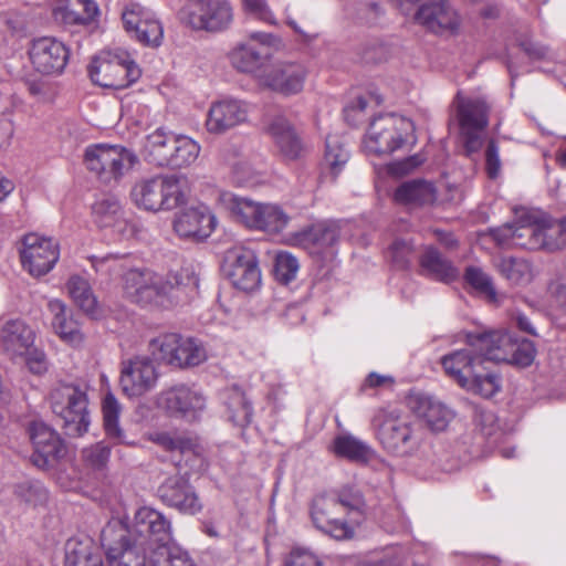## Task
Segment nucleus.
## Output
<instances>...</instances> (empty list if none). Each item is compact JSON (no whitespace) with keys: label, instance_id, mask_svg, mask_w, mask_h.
I'll list each match as a JSON object with an SVG mask.
<instances>
[{"label":"nucleus","instance_id":"1","mask_svg":"<svg viewBox=\"0 0 566 566\" xmlns=\"http://www.w3.org/2000/svg\"><path fill=\"white\" fill-rule=\"evenodd\" d=\"M90 260L96 272L113 277L123 276L125 295L133 303L143 306L170 307L185 303L197 293L199 287V276L191 264L160 275L148 270L130 268L126 255H93Z\"/></svg>","mask_w":566,"mask_h":566},{"label":"nucleus","instance_id":"2","mask_svg":"<svg viewBox=\"0 0 566 566\" xmlns=\"http://www.w3.org/2000/svg\"><path fill=\"white\" fill-rule=\"evenodd\" d=\"M470 333L467 335L469 347L458 349L441 357L440 363L446 375L467 391L483 398H491L501 389L499 375L486 365L491 359L484 355V349L470 344Z\"/></svg>","mask_w":566,"mask_h":566},{"label":"nucleus","instance_id":"3","mask_svg":"<svg viewBox=\"0 0 566 566\" xmlns=\"http://www.w3.org/2000/svg\"><path fill=\"white\" fill-rule=\"evenodd\" d=\"M132 201L139 209L170 211L186 202L185 181L178 175H156L138 180L130 191Z\"/></svg>","mask_w":566,"mask_h":566},{"label":"nucleus","instance_id":"4","mask_svg":"<svg viewBox=\"0 0 566 566\" xmlns=\"http://www.w3.org/2000/svg\"><path fill=\"white\" fill-rule=\"evenodd\" d=\"M371 426L382 447L396 455L413 454L423 440L420 426L401 418L395 410L378 409L373 417Z\"/></svg>","mask_w":566,"mask_h":566},{"label":"nucleus","instance_id":"5","mask_svg":"<svg viewBox=\"0 0 566 566\" xmlns=\"http://www.w3.org/2000/svg\"><path fill=\"white\" fill-rule=\"evenodd\" d=\"M137 163L135 153L120 145H91L84 155L87 170L109 187L117 186Z\"/></svg>","mask_w":566,"mask_h":566},{"label":"nucleus","instance_id":"6","mask_svg":"<svg viewBox=\"0 0 566 566\" xmlns=\"http://www.w3.org/2000/svg\"><path fill=\"white\" fill-rule=\"evenodd\" d=\"M52 411L63 421L65 433L80 437L91 422L88 398L84 388L75 384H60L50 394Z\"/></svg>","mask_w":566,"mask_h":566},{"label":"nucleus","instance_id":"7","mask_svg":"<svg viewBox=\"0 0 566 566\" xmlns=\"http://www.w3.org/2000/svg\"><path fill=\"white\" fill-rule=\"evenodd\" d=\"M413 123L395 114L379 115L368 126L363 142L367 154L382 156L390 155L402 147L409 139L415 142Z\"/></svg>","mask_w":566,"mask_h":566},{"label":"nucleus","instance_id":"8","mask_svg":"<svg viewBox=\"0 0 566 566\" xmlns=\"http://www.w3.org/2000/svg\"><path fill=\"white\" fill-rule=\"evenodd\" d=\"M280 45L276 35L252 31L231 49L229 61L237 71L251 74L260 82V75L266 72L265 66Z\"/></svg>","mask_w":566,"mask_h":566},{"label":"nucleus","instance_id":"9","mask_svg":"<svg viewBox=\"0 0 566 566\" xmlns=\"http://www.w3.org/2000/svg\"><path fill=\"white\" fill-rule=\"evenodd\" d=\"M92 81L107 88L122 90L140 77V69L123 50H106L97 54L88 66Z\"/></svg>","mask_w":566,"mask_h":566},{"label":"nucleus","instance_id":"10","mask_svg":"<svg viewBox=\"0 0 566 566\" xmlns=\"http://www.w3.org/2000/svg\"><path fill=\"white\" fill-rule=\"evenodd\" d=\"M101 544L109 566H147L149 551L129 536V527L120 520H111L102 530Z\"/></svg>","mask_w":566,"mask_h":566},{"label":"nucleus","instance_id":"11","mask_svg":"<svg viewBox=\"0 0 566 566\" xmlns=\"http://www.w3.org/2000/svg\"><path fill=\"white\" fill-rule=\"evenodd\" d=\"M457 120L467 156L478 154L484 144V132L489 125L490 106L483 97L464 96L458 93L454 99Z\"/></svg>","mask_w":566,"mask_h":566},{"label":"nucleus","instance_id":"12","mask_svg":"<svg viewBox=\"0 0 566 566\" xmlns=\"http://www.w3.org/2000/svg\"><path fill=\"white\" fill-rule=\"evenodd\" d=\"M471 345L484 349L492 361H506L521 367L530 366L535 358V347L530 340L517 343L510 334L492 331L480 335H470Z\"/></svg>","mask_w":566,"mask_h":566},{"label":"nucleus","instance_id":"13","mask_svg":"<svg viewBox=\"0 0 566 566\" xmlns=\"http://www.w3.org/2000/svg\"><path fill=\"white\" fill-rule=\"evenodd\" d=\"M129 536L137 541V544L146 546L151 554L154 549H161L171 544V523L161 512L143 506L135 513Z\"/></svg>","mask_w":566,"mask_h":566},{"label":"nucleus","instance_id":"14","mask_svg":"<svg viewBox=\"0 0 566 566\" xmlns=\"http://www.w3.org/2000/svg\"><path fill=\"white\" fill-rule=\"evenodd\" d=\"M125 31L138 43L158 48L164 40V28L156 14L138 2H128L122 9Z\"/></svg>","mask_w":566,"mask_h":566},{"label":"nucleus","instance_id":"15","mask_svg":"<svg viewBox=\"0 0 566 566\" xmlns=\"http://www.w3.org/2000/svg\"><path fill=\"white\" fill-rule=\"evenodd\" d=\"M556 220L551 217L528 216L515 223V247L528 250H558Z\"/></svg>","mask_w":566,"mask_h":566},{"label":"nucleus","instance_id":"16","mask_svg":"<svg viewBox=\"0 0 566 566\" xmlns=\"http://www.w3.org/2000/svg\"><path fill=\"white\" fill-rule=\"evenodd\" d=\"M59 258V244L52 239L38 233L24 235L20 249V259L23 269L32 276L39 277L49 273Z\"/></svg>","mask_w":566,"mask_h":566},{"label":"nucleus","instance_id":"17","mask_svg":"<svg viewBox=\"0 0 566 566\" xmlns=\"http://www.w3.org/2000/svg\"><path fill=\"white\" fill-rule=\"evenodd\" d=\"M223 270L234 287L251 292L261 284V271L253 250L234 247L226 252Z\"/></svg>","mask_w":566,"mask_h":566},{"label":"nucleus","instance_id":"18","mask_svg":"<svg viewBox=\"0 0 566 566\" xmlns=\"http://www.w3.org/2000/svg\"><path fill=\"white\" fill-rule=\"evenodd\" d=\"M187 11L193 28L210 32L228 29L234 17L228 0H190Z\"/></svg>","mask_w":566,"mask_h":566},{"label":"nucleus","instance_id":"19","mask_svg":"<svg viewBox=\"0 0 566 566\" xmlns=\"http://www.w3.org/2000/svg\"><path fill=\"white\" fill-rule=\"evenodd\" d=\"M263 132L284 159L297 160L307 151L302 137L283 115L269 116L263 123Z\"/></svg>","mask_w":566,"mask_h":566},{"label":"nucleus","instance_id":"20","mask_svg":"<svg viewBox=\"0 0 566 566\" xmlns=\"http://www.w3.org/2000/svg\"><path fill=\"white\" fill-rule=\"evenodd\" d=\"M92 214L99 228H112L125 239L134 237L138 231L137 224L126 218L120 199L113 193L98 198L92 207Z\"/></svg>","mask_w":566,"mask_h":566},{"label":"nucleus","instance_id":"21","mask_svg":"<svg viewBox=\"0 0 566 566\" xmlns=\"http://www.w3.org/2000/svg\"><path fill=\"white\" fill-rule=\"evenodd\" d=\"M157 377L154 363L148 357L136 356L122 363L120 387L130 398L140 397L153 389Z\"/></svg>","mask_w":566,"mask_h":566},{"label":"nucleus","instance_id":"22","mask_svg":"<svg viewBox=\"0 0 566 566\" xmlns=\"http://www.w3.org/2000/svg\"><path fill=\"white\" fill-rule=\"evenodd\" d=\"M69 50L55 38L42 36L33 40L29 56L34 70L45 75L60 74L69 61Z\"/></svg>","mask_w":566,"mask_h":566},{"label":"nucleus","instance_id":"23","mask_svg":"<svg viewBox=\"0 0 566 566\" xmlns=\"http://www.w3.org/2000/svg\"><path fill=\"white\" fill-rule=\"evenodd\" d=\"M340 227L337 221L325 220L314 223L291 235L293 245L306 250L312 255L328 252L338 242Z\"/></svg>","mask_w":566,"mask_h":566},{"label":"nucleus","instance_id":"24","mask_svg":"<svg viewBox=\"0 0 566 566\" xmlns=\"http://www.w3.org/2000/svg\"><path fill=\"white\" fill-rule=\"evenodd\" d=\"M158 495L163 503L182 514L196 515L202 510L195 488L180 474L167 478L158 488Z\"/></svg>","mask_w":566,"mask_h":566},{"label":"nucleus","instance_id":"25","mask_svg":"<svg viewBox=\"0 0 566 566\" xmlns=\"http://www.w3.org/2000/svg\"><path fill=\"white\" fill-rule=\"evenodd\" d=\"M216 226V216L202 203L180 211L174 220V230L179 237L198 241L210 237Z\"/></svg>","mask_w":566,"mask_h":566},{"label":"nucleus","instance_id":"26","mask_svg":"<svg viewBox=\"0 0 566 566\" xmlns=\"http://www.w3.org/2000/svg\"><path fill=\"white\" fill-rule=\"evenodd\" d=\"M305 77L303 65L281 62L260 75V84L280 94L293 95L303 90Z\"/></svg>","mask_w":566,"mask_h":566},{"label":"nucleus","instance_id":"27","mask_svg":"<svg viewBox=\"0 0 566 566\" xmlns=\"http://www.w3.org/2000/svg\"><path fill=\"white\" fill-rule=\"evenodd\" d=\"M248 105L239 99H221L211 104L206 128L209 133L220 135L247 122Z\"/></svg>","mask_w":566,"mask_h":566},{"label":"nucleus","instance_id":"28","mask_svg":"<svg viewBox=\"0 0 566 566\" xmlns=\"http://www.w3.org/2000/svg\"><path fill=\"white\" fill-rule=\"evenodd\" d=\"M410 408L413 415L433 432L444 431L455 417L453 409L433 396L412 397Z\"/></svg>","mask_w":566,"mask_h":566},{"label":"nucleus","instance_id":"29","mask_svg":"<svg viewBox=\"0 0 566 566\" xmlns=\"http://www.w3.org/2000/svg\"><path fill=\"white\" fill-rule=\"evenodd\" d=\"M416 20L436 33L454 32L461 23L458 12L448 0H427L419 7Z\"/></svg>","mask_w":566,"mask_h":566},{"label":"nucleus","instance_id":"30","mask_svg":"<svg viewBox=\"0 0 566 566\" xmlns=\"http://www.w3.org/2000/svg\"><path fill=\"white\" fill-rule=\"evenodd\" d=\"M158 405L170 413L196 418L205 409L206 399L200 392L179 385L163 391L158 397Z\"/></svg>","mask_w":566,"mask_h":566},{"label":"nucleus","instance_id":"31","mask_svg":"<svg viewBox=\"0 0 566 566\" xmlns=\"http://www.w3.org/2000/svg\"><path fill=\"white\" fill-rule=\"evenodd\" d=\"M52 315L51 326L60 339L73 348H80L85 343V335L80 323L74 318L64 302L57 298L48 302Z\"/></svg>","mask_w":566,"mask_h":566},{"label":"nucleus","instance_id":"32","mask_svg":"<svg viewBox=\"0 0 566 566\" xmlns=\"http://www.w3.org/2000/svg\"><path fill=\"white\" fill-rule=\"evenodd\" d=\"M30 439L34 447L32 461L36 467L48 465L63 452V443L59 434L43 422L31 424Z\"/></svg>","mask_w":566,"mask_h":566},{"label":"nucleus","instance_id":"33","mask_svg":"<svg viewBox=\"0 0 566 566\" xmlns=\"http://www.w3.org/2000/svg\"><path fill=\"white\" fill-rule=\"evenodd\" d=\"M395 200L410 208L432 206L438 198V190L432 181L412 179L402 182L394 193Z\"/></svg>","mask_w":566,"mask_h":566},{"label":"nucleus","instance_id":"34","mask_svg":"<svg viewBox=\"0 0 566 566\" xmlns=\"http://www.w3.org/2000/svg\"><path fill=\"white\" fill-rule=\"evenodd\" d=\"M217 203L228 210L234 220L249 229L259 224L261 203L249 198L235 196L229 191L218 193Z\"/></svg>","mask_w":566,"mask_h":566},{"label":"nucleus","instance_id":"35","mask_svg":"<svg viewBox=\"0 0 566 566\" xmlns=\"http://www.w3.org/2000/svg\"><path fill=\"white\" fill-rule=\"evenodd\" d=\"M0 343L11 356H22L33 346L34 333L21 319H9L0 327Z\"/></svg>","mask_w":566,"mask_h":566},{"label":"nucleus","instance_id":"36","mask_svg":"<svg viewBox=\"0 0 566 566\" xmlns=\"http://www.w3.org/2000/svg\"><path fill=\"white\" fill-rule=\"evenodd\" d=\"M65 566H104L99 548L88 536L72 537L65 545Z\"/></svg>","mask_w":566,"mask_h":566},{"label":"nucleus","instance_id":"37","mask_svg":"<svg viewBox=\"0 0 566 566\" xmlns=\"http://www.w3.org/2000/svg\"><path fill=\"white\" fill-rule=\"evenodd\" d=\"M422 274L444 283L458 279L459 271L433 247H427L419 260Z\"/></svg>","mask_w":566,"mask_h":566},{"label":"nucleus","instance_id":"38","mask_svg":"<svg viewBox=\"0 0 566 566\" xmlns=\"http://www.w3.org/2000/svg\"><path fill=\"white\" fill-rule=\"evenodd\" d=\"M175 135L158 128L146 136L143 155L146 161L158 167H168Z\"/></svg>","mask_w":566,"mask_h":566},{"label":"nucleus","instance_id":"39","mask_svg":"<svg viewBox=\"0 0 566 566\" xmlns=\"http://www.w3.org/2000/svg\"><path fill=\"white\" fill-rule=\"evenodd\" d=\"M223 402L230 422L239 428H245L251 423L253 409L241 388L238 386L227 388L223 391Z\"/></svg>","mask_w":566,"mask_h":566},{"label":"nucleus","instance_id":"40","mask_svg":"<svg viewBox=\"0 0 566 566\" xmlns=\"http://www.w3.org/2000/svg\"><path fill=\"white\" fill-rule=\"evenodd\" d=\"M495 266L513 285H527L535 276L531 262L522 258L503 256L496 261Z\"/></svg>","mask_w":566,"mask_h":566},{"label":"nucleus","instance_id":"41","mask_svg":"<svg viewBox=\"0 0 566 566\" xmlns=\"http://www.w3.org/2000/svg\"><path fill=\"white\" fill-rule=\"evenodd\" d=\"M66 287L74 303L85 314L94 318L99 316L101 308L87 280L73 275L69 279Z\"/></svg>","mask_w":566,"mask_h":566},{"label":"nucleus","instance_id":"42","mask_svg":"<svg viewBox=\"0 0 566 566\" xmlns=\"http://www.w3.org/2000/svg\"><path fill=\"white\" fill-rule=\"evenodd\" d=\"M99 13L94 0H67V6L55 11V17L67 24H87L93 22Z\"/></svg>","mask_w":566,"mask_h":566},{"label":"nucleus","instance_id":"43","mask_svg":"<svg viewBox=\"0 0 566 566\" xmlns=\"http://www.w3.org/2000/svg\"><path fill=\"white\" fill-rule=\"evenodd\" d=\"M332 450L337 457L359 463L368 462L374 455L373 449L367 443L352 434L336 437Z\"/></svg>","mask_w":566,"mask_h":566},{"label":"nucleus","instance_id":"44","mask_svg":"<svg viewBox=\"0 0 566 566\" xmlns=\"http://www.w3.org/2000/svg\"><path fill=\"white\" fill-rule=\"evenodd\" d=\"M200 149V145L192 138L175 135L168 167L177 169L190 166L197 160Z\"/></svg>","mask_w":566,"mask_h":566},{"label":"nucleus","instance_id":"45","mask_svg":"<svg viewBox=\"0 0 566 566\" xmlns=\"http://www.w3.org/2000/svg\"><path fill=\"white\" fill-rule=\"evenodd\" d=\"M353 20L360 27H381L386 22V10L376 0H358L354 7Z\"/></svg>","mask_w":566,"mask_h":566},{"label":"nucleus","instance_id":"46","mask_svg":"<svg viewBox=\"0 0 566 566\" xmlns=\"http://www.w3.org/2000/svg\"><path fill=\"white\" fill-rule=\"evenodd\" d=\"M207 359L202 344L193 338H184L179 335L178 348L174 358L175 367H193Z\"/></svg>","mask_w":566,"mask_h":566},{"label":"nucleus","instance_id":"47","mask_svg":"<svg viewBox=\"0 0 566 566\" xmlns=\"http://www.w3.org/2000/svg\"><path fill=\"white\" fill-rule=\"evenodd\" d=\"M336 503L339 505L338 509L343 514L353 515L360 520L364 517L365 500L363 494L353 486L345 485L338 491L329 494Z\"/></svg>","mask_w":566,"mask_h":566},{"label":"nucleus","instance_id":"48","mask_svg":"<svg viewBox=\"0 0 566 566\" xmlns=\"http://www.w3.org/2000/svg\"><path fill=\"white\" fill-rule=\"evenodd\" d=\"M361 521L353 515L340 514L328 520L329 525H322L317 530L336 541H348L354 538L355 528Z\"/></svg>","mask_w":566,"mask_h":566},{"label":"nucleus","instance_id":"49","mask_svg":"<svg viewBox=\"0 0 566 566\" xmlns=\"http://www.w3.org/2000/svg\"><path fill=\"white\" fill-rule=\"evenodd\" d=\"M188 553L172 543L149 554V566H195Z\"/></svg>","mask_w":566,"mask_h":566},{"label":"nucleus","instance_id":"50","mask_svg":"<svg viewBox=\"0 0 566 566\" xmlns=\"http://www.w3.org/2000/svg\"><path fill=\"white\" fill-rule=\"evenodd\" d=\"M260 221L255 230L279 233L289 223V216L276 205L261 203Z\"/></svg>","mask_w":566,"mask_h":566},{"label":"nucleus","instance_id":"51","mask_svg":"<svg viewBox=\"0 0 566 566\" xmlns=\"http://www.w3.org/2000/svg\"><path fill=\"white\" fill-rule=\"evenodd\" d=\"M338 506L329 494L316 496L311 506V518L315 527L329 525L328 520H333L335 515L343 514Z\"/></svg>","mask_w":566,"mask_h":566},{"label":"nucleus","instance_id":"52","mask_svg":"<svg viewBox=\"0 0 566 566\" xmlns=\"http://www.w3.org/2000/svg\"><path fill=\"white\" fill-rule=\"evenodd\" d=\"M178 342V334H164L150 340L149 350L157 359L174 366Z\"/></svg>","mask_w":566,"mask_h":566},{"label":"nucleus","instance_id":"53","mask_svg":"<svg viewBox=\"0 0 566 566\" xmlns=\"http://www.w3.org/2000/svg\"><path fill=\"white\" fill-rule=\"evenodd\" d=\"M325 163L328 165L331 172L337 176L349 158L348 150L337 136H328L326 138Z\"/></svg>","mask_w":566,"mask_h":566},{"label":"nucleus","instance_id":"54","mask_svg":"<svg viewBox=\"0 0 566 566\" xmlns=\"http://www.w3.org/2000/svg\"><path fill=\"white\" fill-rule=\"evenodd\" d=\"M102 410L104 418V427L107 436L120 440L122 430L118 426V416L120 408L117 399L113 394L108 392L104 397Z\"/></svg>","mask_w":566,"mask_h":566},{"label":"nucleus","instance_id":"55","mask_svg":"<svg viewBox=\"0 0 566 566\" xmlns=\"http://www.w3.org/2000/svg\"><path fill=\"white\" fill-rule=\"evenodd\" d=\"M14 494L25 504L32 506L40 505L48 499V492L39 481H25L17 484Z\"/></svg>","mask_w":566,"mask_h":566},{"label":"nucleus","instance_id":"56","mask_svg":"<svg viewBox=\"0 0 566 566\" xmlns=\"http://www.w3.org/2000/svg\"><path fill=\"white\" fill-rule=\"evenodd\" d=\"M297 259L289 252H279L275 256L274 274L277 281L287 284L296 277L298 271Z\"/></svg>","mask_w":566,"mask_h":566},{"label":"nucleus","instance_id":"57","mask_svg":"<svg viewBox=\"0 0 566 566\" xmlns=\"http://www.w3.org/2000/svg\"><path fill=\"white\" fill-rule=\"evenodd\" d=\"M465 281L476 291L485 294L490 300L496 298V291L493 286L492 279L480 268L469 266L464 274Z\"/></svg>","mask_w":566,"mask_h":566},{"label":"nucleus","instance_id":"58","mask_svg":"<svg viewBox=\"0 0 566 566\" xmlns=\"http://www.w3.org/2000/svg\"><path fill=\"white\" fill-rule=\"evenodd\" d=\"M13 133L12 103L8 97H0V148L10 145Z\"/></svg>","mask_w":566,"mask_h":566},{"label":"nucleus","instance_id":"59","mask_svg":"<svg viewBox=\"0 0 566 566\" xmlns=\"http://www.w3.org/2000/svg\"><path fill=\"white\" fill-rule=\"evenodd\" d=\"M412 251L411 242L397 239L389 247L387 254L394 264L403 269L410 263Z\"/></svg>","mask_w":566,"mask_h":566},{"label":"nucleus","instance_id":"60","mask_svg":"<svg viewBox=\"0 0 566 566\" xmlns=\"http://www.w3.org/2000/svg\"><path fill=\"white\" fill-rule=\"evenodd\" d=\"M484 158L488 177L491 179L497 178L501 174L502 161L500 158V148L495 139H489L484 151Z\"/></svg>","mask_w":566,"mask_h":566},{"label":"nucleus","instance_id":"61","mask_svg":"<svg viewBox=\"0 0 566 566\" xmlns=\"http://www.w3.org/2000/svg\"><path fill=\"white\" fill-rule=\"evenodd\" d=\"M109 448L99 442L83 450V458L93 468H103L109 459Z\"/></svg>","mask_w":566,"mask_h":566},{"label":"nucleus","instance_id":"62","mask_svg":"<svg viewBox=\"0 0 566 566\" xmlns=\"http://www.w3.org/2000/svg\"><path fill=\"white\" fill-rule=\"evenodd\" d=\"M149 439L156 444L163 447L167 451H185L189 448L190 442L181 437L171 436L168 432H155L149 436Z\"/></svg>","mask_w":566,"mask_h":566},{"label":"nucleus","instance_id":"63","mask_svg":"<svg viewBox=\"0 0 566 566\" xmlns=\"http://www.w3.org/2000/svg\"><path fill=\"white\" fill-rule=\"evenodd\" d=\"M244 10L254 15L255 18L270 23L274 24L275 19L270 10L266 0H242Z\"/></svg>","mask_w":566,"mask_h":566},{"label":"nucleus","instance_id":"64","mask_svg":"<svg viewBox=\"0 0 566 566\" xmlns=\"http://www.w3.org/2000/svg\"><path fill=\"white\" fill-rule=\"evenodd\" d=\"M285 566H323L321 560L311 552L294 549L285 560Z\"/></svg>","mask_w":566,"mask_h":566}]
</instances>
